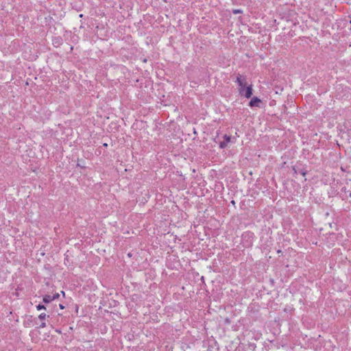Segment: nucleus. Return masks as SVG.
I'll use <instances>...</instances> for the list:
<instances>
[{"label": "nucleus", "instance_id": "obj_9", "mask_svg": "<svg viewBox=\"0 0 351 351\" xmlns=\"http://www.w3.org/2000/svg\"><path fill=\"white\" fill-rule=\"evenodd\" d=\"M59 295H59V293H56L53 294V296H51V297H52V298L53 299V300H58V299Z\"/></svg>", "mask_w": 351, "mask_h": 351}, {"label": "nucleus", "instance_id": "obj_3", "mask_svg": "<svg viewBox=\"0 0 351 351\" xmlns=\"http://www.w3.org/2000/svg\"><path fill=\"white\" fill-rule=\"evenodd\" d=\"M38 319L41 320V324L40 325V328H44L46 327V322L45 320L49 318V315H47L45 313H41L38 315Z\"/></svg>", "mask_w": 351, "mask_h": 351}, {"label": "nucleus", "instance_id": "obj_12", "mask_svg": "<svg viewBox=\"0 0 351 351\" xmlns=\"http://www.w3.org/2000/svg\"><path fill=\"white\" fill-rule=\"evenodd\" d=\"M60 293H61V295H62L63 297H64V291H60Z\"/></svg>", "mask_w": 351, "mask_h": 351}, {"label": "nucleus", "instance_id": "obj_14", "mask_svg": "<svg viewBox=\"0 0 351 351\" xmlns=\"http://www.w3.org/2000/svg\"><path fill=\"white\" fill-rule=\"evenodd\" d=\"M103 145L105 146V147H107V144L106 143L104 144Z\"/></svg>", "mask_w": 351, "mask_h": 351}, {"label": "nucleus", "instance_id": "obj_11", "mask_svg": "<svg viewBox=\"0 0 351 351\" xmlns=\"http://www.w3.org/2000/svg\"><path fill=\"white\" fill-rule=\"evenodd\" d=\"M59 308H60L61 310H63L64 308V306L62 304H59Z\"/></svg>", "mask_w": 351, "mask_h": 351}, {"label": "nucleus", "instance_id": "obj_1", "mask_svg": "<svg viewBox=\"0 0 351 351\" xmlns=\"http://www.w3.org/2000/svg\"><path fill=\"white\" fill-rule=\"evenodd\" d=\"M239 93L245 96L246 98H250L252 95V86L243 87L242 88H239Z\"/></svg>", "mask_w": 351, "mask_h": 351}, {"label": "nucleus", "instance_id": "obj_8", "mask_svg": "<svg viewBox=\"0 0 351 351\" xmlns=\"http://www.w3.org/2000/svg\"><path fill=\"white\" fill-rule=\"evenodd\" d=\"M36 308L38 311L46 310V307L40 304H38L37 306H36Z\"/></svg>", "mask_w": 351, "mask_h": 351}, {"label": "nucleus", "instance_id": "obj_6", "mask_svg": "<svg viewBox=\"0 0 351 351\" xmlns=\"http://www.w3.org/2000/svg\"><path fill=\"white\" fill-rule=\"evenodd\" d=\"M43 301L45 304L50 303L52 301H54L53 299L51 297L50 295H46L43 296Z\"/></svg>", "mask_w": 351, "mask_h": 351}, {"label": "nucleus", "instance_id": "obj_7", "mask_svg": "<svg viewBox=\"0 0 351 351\" xmlns=\"http://www.w3.org/2000/svg\"><path fill=\"white\" fill-rule=\"evenodd\" d=\"M294 106H295L294 102L292 100H291V101H288L287 104H285V108H291L294 107Z\"/></svg>", "mask_w": 351, "mask_h": 351}, {"label": "nucleus", "instance_id": "obj_4", "mask_svg": "<svg viewBox=\"0 0 351 351\" xmlns=\"http://www.w3.org/2000/svg\"><path fill=\"white\" fill-rule=\"evenodd\" d=\"M231 142V136L225 135L223 136V141L220 142V144H219V146H220V148L223 149L228 146L229 143Z\"/></svg>", "mask_w": 351, "mask_h": 351}, {"label": "nucleus", "instance_id": "obj_5", "mask_svg": "<svg viewBox=\"0 0 351 351\" xmlns=\"http://www.w3.org/2000/svg\"><path fill=\"white\" fill-rule=\"evenodd\" d=\"M237 82L239 86V88H242L247 85L245 77L240 74L237 76Z\"/></svg>", "mask_w": 351, "mask_h": 351}, {"label": "nucleus", "instance_id": "obj_13", "mask_svg": "<svg viewBox=\"0 0 351 351\" xmlns=\"http://www.w3.org/2000/svg\"><path fill=\"white\" fill-rule=\"evenodd\" d=\"M302 176H306V172H305V171L302 172Z\"/></svg>", "mask_w": 351, "mask_h": 351}, {"label": "nucleus", "instance_id": "obj_2", "mask_svg": "<svg viewBox=\"0 0 351 351\" xmlns=\"http://www.w3.org/2000/svg\"><path fill=\"white\" fill-rule=\"evenodd\" d=\"M262 103L261 100L259 99L257 97H254L250 100L249 105L250 107H257V108H262L261 106V104Z\"/></svg>", "mask_w": 351, "mask_h": 351}, {"label": "nucleus", "instance_id": "obj_10", "mask_svg": "<svg viewBox=\"0 0 351 351\" xmlns=\"http://www.w3.org/2000/svg\"><path fill=\"white\" fill-rule=\"evenodd\" d=\"M233 13L234 14L241 13V10H233Z\"/></svg>", "mask_w": 351, "mask_h": 351}]
</instances>
